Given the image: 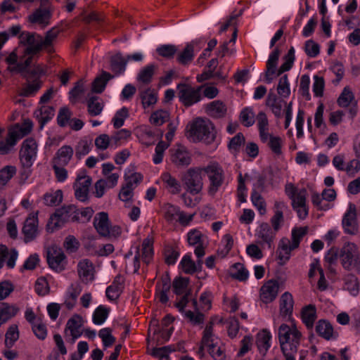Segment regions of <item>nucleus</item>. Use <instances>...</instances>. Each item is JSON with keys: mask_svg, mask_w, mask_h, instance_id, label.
<instances>
[{"mask_svg": "<svg viewBox=\"0 0 360 360\" xmlns=\"http://www.w3.org/2000/svg\"><path fill=\"white\" fill-rule=\"evenodd\" d=\"M169 117L167 111L160 110L152 113L150 120L153 124L160 126L168 120Z\"/></svg>", "mask_w": 360, "mask_h": 360, "instance_id": "obj_57", "label": "nucleus"}, {"mask_svg": "<svg viewBox=\"0 0 360 360\" xmlns=\"http://www.w3.org/2000/svg\"><path fill=\"white\" fill-rule=\"evenodd\" d=\"M354 99V94L350 90L349 87L346 86L344 88L342 92L338 98V104L342 108L349 107Z\"/></svg>", "mask_w": 360, "mask_h": 360, "instance_id": "obj_48", "label": "nucleus"}, {"mask_svg": "<svg viewBox=\"0 0 360 360\" xmlns=\"http://www.w3.org/2000/svg\"><path fill=\"white\" fill-rule=\"evenodd\" d=\"M18 253L15 249L9 250L5 245H0V269L4 263L9 269L14 268Z\"/></svg>", "mask_w": 360, "mask_h": 360, "instance_id": "obj_19", "label": "nucleus"}, {"mask_svg": "<svg viewBox=\"0 0 360 360\" xmlns=\"http://www.w3.org/2000/svg\"><path fill=\"white\" fill-rule=\"evenodd\" d=\"M206 113L213 118L224 117L227 112L226 105L221 101L216 100L207 104L205 107Z\"/></svg>", "mask_w": 360, "mask_h": 360, "instance_id": "obj_21", "label": "nucleus"}, {"mask_svg": "<svg viewBox=\"0 0 360 360\" xmlns=\"http://www.w3.org/2000/svg\"><path fill=\"white\" fill-rule=\"evenodd\" d=\"M210 181L209 193L214 195L221 186L224 181V172L217 162H212L202 168Z\"/></svg>", "mask_w": 360, "mask_h": 360, "instance_id": "obj_6", "label": "nucleus"}, {"mask_svg": "<svg viewBox=\"0 0 360 360\" xmlns=\"http://www.w3.org/2000/svg\"><path fill=\"white\" fill-rule=\"evenodd\" d=\"M38 219L37 217L32 215L28 217L25 221L22 232L24 235V241L25 243L33 240L37 235Z\"/></svg>", "mask_w": 360, "mask_h": 360, "instance_id": "obj_18", "label": "nucleus"}, {"mask_svg": "<svg viewBox=\"0 0 360 360\" xmlns=\"http://www.w3.org/2000/svg\"><path fill=\"white\" fill-rule=\"evenodd\" d=\"M27 56L24 62L17 63L16 67L13 68L20 72L27 82L19 92V96L22 97L33 96L39 91L43 84L41 77L45 74L40 65L31 67L33 55Z\"/></svg>", "mask_w": 360, "mask_h": 360, "instance_id": "obj_1", "label": "nucleus"}, {"mask_svg": "<svg viewBox=\"0 0 360 360\" xmlns=\"http://www.w3.org/2000/svg\"><path fill=\"white\" fill-rule=\"evenodd\" d=\"M177 47L174 44H164L156 49L158 54L163 58H172L177 52Z\"/></svg>", "mask_w": 360, "mask_h": 360, "instance_id": "obj_49", "label": "nucleus"}, {"mask_svg": "<svg viewBox=\"0 0 360 360\" xmlns=\"http://www.w3.org/2000/svg\"><path fill=\"white\" fill-rule=\"evenodd\" d=\"M94 269L92 263L88 259H83L78 263V274L84 282L87 283L94 279Z\"/></svg>", "mask_w": 360, "mask_h": 360, "instance_id": "obj_26", "label": "nucleus"}, {"mask_svg": "<svg viewBox=\"0 0 360 360\" xmlns=\"http://www.w3.org/2000/svg\"><path fill=\"white\" fill-rule=\"evenodd\" d=\"M18 338L19 332L18 326L15 324H13L8 328L5 335V346L7 348H11L14 342L18 339Z\"/></svg>", "mask_w": 360, "mask_h": 360, "instance_id": "obj_47", "label": "nucleus"}, {"mask_svg": "<svg viewBox=\"0 0 360 360\" xmlns=\"http://www.w3.org/2000/svg\"><path fill=\"white\" fill-rule=\"evenodd\" d=\"M280 56V51L278 49H275L274 51L270 54L269 58L266 62V70L265 72V80L267 83H271L273 80V75L277 74L276 67L278 64V58Z\"/></svg>", "mask_w": 360, "mask_h": 360, "instance_id": "obj_25", "label": "nucleus"}, {"mask_svg": "<svg viewBox=\"0 0 360 360\" xmlns=\"http://www.w3.org/2000/svg\"><path fill=\"white\" fill-rule=\"evenodd\" d=\"M202 262L199 259L195 264L192 259L190 255H185L183 257L180 265L184 273L188 274H193L198 270L201 269Z\"/></svg>", "mask_w": 360, "mask_h": 360, "instance_id": "obj_37", "label": "nucleus"}, {"mask_svg": "<svg viewBox=\"0 0 360 360\" xmlns=\"http://www.w3.org/2000/svg\"><path fill=\"white\" fill-rule=\"evenodd\" d=\"M240 120L245 127H250L255 122V115L249 108H244L240 114Z\"/></svg>", "mask_w": 360, "mask_h": 360, "instance_id": "obj_59", "label": "nucleus"}, {"mask_svg": "<svg viewBox=\"0 0 360 360\" xmlns=\"http://www.w3.org/2000/svg\"><path fill=\"white\" fill-rule=\"evenodd\" d=\"M129 116L128 109L123 107L118 110L113 117V126L115 129L120 128L124 123V120Z\"/></svg>", "mask_w": 360, "mask_h": 360, "instance_id": "obj_60", "label": "nucleus"}, {"mask_svg": "<svg viewBox=\"0 0 360 360\" xmlns=\"http://www.w3.org/2000/svg\"><path fill=\"white\" fill-rule=\"evenodd\" d=\"M99 100L98 96H91L87 101L88 112L90 115L97 116L102 112L103 104Z\"/></svg>", "mask_w": 360, "mask_h": 360, "instance_id": "obj_41", "label": "nucleus"}, {"mask_svg": "<svg viewBox=\"0 0 360 360\" xmlns=\"http://www.w3.org/2000/svg\"><path fill=\"white\" fill-rule=\"evenodd\" d=\"M140 98L143 107L146 108L152 105H154L157 102V96L153 90L147 89L144 91H140Z\"/></svg>", "mask_w": 360, "mask_h": 360, "instance_id": "obj_44", "label": "nucleus"}, {"mask_svg": "<svg viewBox=\"0 0 360 360\" xmlns=\"http://www.w3.org/2000/svg\"><path fill=\"white\" fill-rule=\"evenodd\" d=\"M19 311V308L7 302L0 303V327Z\"/></svg>", "mask_w": 360, "mask_h": 360, "instance_id": "obj_29", "label": "nucleus"}, {"mask_svg": "<svg viewBox=\"0 0 360 360\" xmlns=\"http://www.w3.org/2000/svg\"><path fill=\"white\" fill-rule=\"evenodd\" d=\"M109 219L106 212L98 213L94 219V226L101 236L107 237L109 235Z\"/></svg>", "mask_w": 360, "mask_h": 360, "instance_id": "obj_23", "label": "nucleus"}, {"mask_svg": "<svg viewBox=\"0 0 360 360\" xmlns=\"http://www.w3.org/2000/svg\"><path fill=\"white\" fill-rule=\"evenodd\" d=\"M308 231L307 226L295 228L292 231V248H297L299 246L300 242L303 236H304Z\"/></svg>", "mask_w": 360, "mask_h": 360, "instance_id": "obj_58", "label": "nucleus"}, {"mask_svg": "<svg viewBox=\"0 0 360 360\" xmlns=\"http://www.w3.org/2000/svg\"><path fill=\"white\" fill-rule=\"evenodd\" d=\"M198 41H192L188 43L185 48L178 53L176 61L182 65H187L191 63L195 56V48L198 46Z\"/></svg>", "mask_w": 360, "mask_h": 360, "instance_id": "obj_20", "label": "nucleus"}, {"mask_svg": "<svg viewBox=\"0 0 360 360\" xmlns=\"http://www.w3.org/2000/svg\"><path fill=\"white\" fill-rule=\"evenodd\" d=\"M20 43L23 45H27L24 50V55H35L39 51H30V49L36 47L41 44V35L35 32H22L20 34Z\"/></svg>", "mask_w": 360, "mask_h": 360, "instance_id": "obj_16", "label": "nucleus"}, {"mask_svg": "<svg viewBox=\"0 0 360 360\" xmlns=\"http://www.w3.org/2000/svg\"><path fill=\"white\" fill-rule=\"evenodd\" d=\"M161 179L165 188L172 194H178L181 192V186L179 181L169 172L163 173L161 176Z\"/></svg>", "mask_w": 360, "mask_h": 360, "instance_id": "obj_32", "label": "nucleus"}, {"mask_svg": "<svg viewBox=\"0 0 360 360\" xmlns=\"http://www.w3.org/2000/svg\"><path fill=\"white\" fill-rule=\"evenodd\" d=\"M278 291V282L274 280L268 281L260 290V299L264 303L274 300Z\"/></svg>", "mask_w": 360, "mask_h": 360, "instance_id": "obj_17", "label": "nucleus"}, {"mask_svg": "<svg viewBox=\"0 0 360 360\" xmlns=\"http://www.w3.org/2000/svg\"><path fill=\"white\" fill-rule=\"evenodd\" d=\"M277 92L281 96L284 98H287L290 96V84L287 75H284L280 78L277 86Z\"/></svg>", "mask_w": 360, "mask_h": 360, "instance_id": "obj_53", "label": "nucleus"}, {"mask_svg": "<svg viewBox=\"0 0 360 360\" xmlns=\"http://www.w3.org/2000/svg\"><path fill=\"white\" fill-rule=\"evenodd\" d=\"M251 200L253 205L257 208L260 214H264L266 213V203L259 194V193L254 189L251 195Z\"/></svg>", "mask_w": 360, "mask_h": 360, "instance_id": "obj_54", "label": "nucleus"}, {"mask_svg": "<svg viewBox=\"0 0 360 360\" xmlns=\"http://www.w3.org/2000/svg\"><path fill=\"white\" fill-rule=\"evenodd\" d=\"M109 310L108 308L100 305L96 309L93 314V322L96 325L102 324L108 318Z\"/></svg>", "mask_w": 360, "mask_h": 360, "instance_id": "obj_51", "label": "nucleus"}, {"mask_svg": "<svg viewBox=\"0 0 360 360\" xmlns=\"http://www.w3.org/2000/svg\"><path fill=\"white\" fill-rule=\"evenodd\" d=\"M293 309V299L292 295L284 292L280 298V314L283 316L290 315Z\"/></svg>", "mask_w": 360, "mask_h": 360, "instance_id": "obj_35", "label": "nucleus"}, {"mask_svg": "<svg viewBox=\"0 0 360 360\" xmlns=\"http://www.w3.org/2000/svg\"><path fill=\"white\" fill-rule=\"evenodd\" d=\"M316 331L320 336L330 340L333 337V328L328 321L319 320L316 326Z\"/></svg>", "mask_w": 360, "mask_h": 360, "instance_id": "obj_40", "label": "nucleus"}, {"mask_svg": "<svg viewBox=\"0 0 360 360\" xmlns=\"http://www.w3.org/2000/svg\"><path fill=\"white\" fill-rule=\"evenodd\" d=\"M202 86L194 89L186 84H179L177 86L179 98L186 107L191 106L200 101V91Z\"/></svg>", "mask_w": 360, "mask_h": 360, "instance_id": "obj_9", "label": "nucleus"}, {"mask_svg": "<svg viewBox=\"0 0 360 360\" xmlns=\"http://www.w3.org/2000/svg\"><path fill=\"white\" fill-rule=\"evenodd\" d=\"M276 232L267 223H262L259 226L258 237L271 248Z\"/></svg>", "mask_w": 360, "mask_h": 360, "instance_id": "obj_33", "label": "nucleus"}, {"mask_svg": "<svg viewBox=\"0 0 360 360\" xmlns=\"http://www.w3.org/2000/svg\"><path fill=\"white\" fill-rule=\"evenodd\" d=\"M214 321L211 320L206 326L202 338V344L209 345V353L216 360H222L224 357L223 350L217 346V338L213 335Z\"/></svg>", "mask_w": 360, "mask_h": 360, "instance_id": "obj_7", "label": "nucleus"}, {"mask_svg": "<svg viewBox=\"0 0 360 360\" xmlns=\"http://www.w3.org/2000/svg\"><path fill=\"white\" fill-rule=\"evenodd\" d=\"M20 139L21 136L18 131H9L6 139L0 141V155H5L11 153Z\"/></svg>", "mask_w": 360, "mask_h": 360, "instance_id": "obj_22", "label": "nucleus"}, {"mask_svg": "<svg viewBox=\"0 0 360 360\" xmlns=\"http://www.w3.org/2000/svg\"><path fill=\"white\" fill-rule=\"evenodd\" d=\"M153 242L149 238H146L142 244V259L143 261L148 264L153 257Z\"/></svg>", "mask_w": 360, "mask_h": 360, "instance_id": "obj_52", "label": "nucleus"}, {"mask_svg": "<svg viewBox=\"0 0 360 360\" xmlns=\"http://www.w3.org/2000/svg\"><path fill=\"white\" fill-rule=\"evenodd\" d=\"M82 326V318L79 315H75L68 321L65 330H70V335L72 336L70 342L72 344H74L76 339L82 335V332L80 330Z\"/></svg>", "mask_w": 360, "mask_h": 360, "instance_id": "obj_24", "label": "nucleus"}, {"mask_svg": "<svg viewBox=\"0 0 360 360\" xmlns=\"http://www.w3.org/2000/svg\"><path fill=\"white\" fill-rule=\"evenodd\" d=\"M316 319V313L314 305L309 304L302 309V319L308 328L313 327Z\"/></svg>", "mask_w": 360, "mask_h": 360, "instance_id": "obj_38", "label": "nucleus"}, {"mask_svg": "<svg viewBox=\"0 0 360 360\" xmlns=\"http://www.w3.org/2000/svg\"><path fill=\"white\" fill-rule=\"evenodd\" d=\"M203 237L204 236L199 230L193 229L188 232L187 240L190 245H198L203 244Z\"/></svg>", "mask_w": 360, "mask_h": 360, "instance_id": "obj_62", "label": "nucleus"}, {"mask_svg": "<svg viewBox=\"0 0 360 360\" xmlns=\"http://www.w3.org/2000/svg\"><path fill=\"white\" fill-rule=\"evenodd\" d=\"M304 51L308 56L314 58L319 54L320 46L312 39H309L305 42Z\"/></svg>", "mask_w": 360, "mask_h": 360, "instance_id": "obj_63", "label": "nucleus"}, {"mask_svg": "<svg viewBox=\"0 0 360 360\" xmlns=\"http://www.w3.org/2000/svg\"><path fill=\"white\" fill-rule=\"evenodd\" d=\"M155 68L154 65H149L145 67L140 71L138 75V80L144 84L150 83L154 74Z\"/></svg>", "mask_w": 360, "mask_h": 360, "instance_id": "obj_56", "label": "nucleus"}, {"mask_svg": "<svg viewBox=\"0 0 360 360\" xmlns=\"http://www.w3.org/2000/svg\"><path fill=\"white\" fill-rule=\"evenodd\" d=\"M294 249L292 248V243H290L288 238H282L281 240L277 250L280 265H283L289 259L290 252Z\"/></svg>", "mask_w": 360, "mask_h": 360, "instance_id": "obj_30", "label": "nucleus"}, {"mask_svg": "<svg viewBox=\"0 0 360 360\" xmlns=\"http://www.w3.org/2000/svg\"><path fill=\"white\" fill-rule=\"evenodd\" d=\"M112 330L110 328H105L100 330L99 337L102 339L103 345L106 347H110L115 342V338L111 334Z\"/></svg>", "mask_w": 360, "mask_h": 360, "instance_id": "obj_61", "label": "nucleus"}, {"mask_svg": "<svg viewBox=\"0 0 360 360\" xmlns=\"http://www.w3.org/2000/svg\"><path fill=\"white\" fill-rule=\"evenodd\" d=\"M188 278L179 277L174 279L172 283L174 292L177 295L185 294L189 290L188 289Z\"/></svg>", "mask_w": 360, "mask_h": 360, "instance_id": "obj_45", "label": "nucleus"}, {"mask_svg": "<svg viewBox=\"0 0 360 360\" xmlns=\"http://www.w3.org/2000/svg\"><path fill=\"white\" fill-rule=\"evenodd\" d=\"M54 108L51 106H42L39 110L35 111L38 121L40 124V128L42 129L53 116Z\"/></svg>", "mask_w": 360, "mask_h": 360, "instance_id": "obj_39", "label": "nucleus"}, {"mask_svg": "<svg viewBox=\"0 0 360 360\" xmlns=\"http://www.w3.org/2000/svg\"><path fill=\"white\" fill-rule=\"evenodd\" d=\"M171 161L177 168H184L191 165L192 158L191 153L184 146L170 150Z\"/></svg>", "mask_w": 360, "mask_h": 360, "instance_id": "obj_11", "label": "nucleus"}, {"mask_svg": "<svg viewBox=\"0 0 360 360\" xmlns=\"http://www.w3.org/2000/svg\"><path fill=\"white\" fill-rule=\"evenodd\" d=\"M113 75L110 73L102 70L101 75L95 78L92 82V91L101 94L105 89L108 82L113 78Z\"/></svg>", "mask_w": 360, "mask_h": 360, "instance_id": "obj_34", "label": "nucleus"}, {"mask_svg": "<svg viewBox=\"0 0 360 360\" xmlns=\"http://www.w3.org/2000/svg\"><path fill=\"white\" fill-rule=\"evenodd\" d=\"M342 224L345 233L350 235H355L358 233L356 209L354 204L350 203L349 205V208L343 217Z\"/></svg>", "mask_w": 360, "mask_h": 360, "instance_id": "obj_12", "label": "nucleus"}, {"mask_svg": "<svg viewBox=\"0 0 360 360\" xmlns=\"http://www.w3.org/2000/svg\"><path fill=\"white\" fill-rule=\"evenodd\" d=\"M231 277L240 281H245L248 278V271L241 263L234 264L231 266Z\"/></svg>", "mask_w": 360, "mask_h": 360, "instance_id": "obj_42", "label": "nucleus"}, {"mask_svg": "<svg viewBox=\"0 0 360 360\" xmlns=\"http://www.w3.org/2000/svg\"><path fill=\"white\" fill-rule=\"evenodd\" d=\"M72 155V148L70 146H63L58 150L56 157L53 160V163L65 166L68 164Z\"/></svg>", "mask_w": 360, "mask_h": 360, "instance_id": "obj_31", "label": "nucleus"}, {"mask_svg": "<svg viewBox=\"0 0 360 360\" xmlns=\"http://www.w3.org/2000/svg\"><path fill=\"white\" fill-rule=\"evenodd\" d=\"M78 220V210L76 206L74 205H65L57 209L51 216L46 229L48 231L53 232L66 222L77 221Z\"/></svg>", "mask_w": 360, "mask_h": 360, "instance_id": "obj_4", "label": "nucleus"}, {"mask_svg": "<svg viewBox=\"0 0 360 360\" xmlns=\"http://www.w3.org/2000/svg\"><path fill=\"white\" fill-rule=\"evenodd\" d=\"M65 255L63 251L57 246H52L47 251V262L49 266L57 272L65 269Z\"/></svg>", "mask_w": 360, "mask_h": 360, "instance_id": "obj_10", "label": "nucleus"}, {"mask_svg": "<svg viewBox=\"0 0 360 360\" xmlns=\"http://www.w3.org/2000/svg\"><path fill=\"white\" fill-rule=\"evenodd\" d=\"M44 203L48 206H57L63 200V192L57 190L54 193H46L44 196Z\"/></svg>", "mask_w": 360, "mask_h": 360, "instance_id": "obj_50", "label": "nucleus"}, {"mask_svg": "<svg viewBox=\"0 0 360 360\" xmlns=\"http://www.w3.org/2000/svg\"><path fill=\"white\" fill-rule=\"evenodd\" d=\"M201 171L202 169L199 167L190 168L181 176V181L185 188L192 195L198 194L202 189L203 182Z\"/></svg>", "mask_w": 360, "mask_h": 360, "instance_id": "obj_5", "label": "nucleus"}, {"mask_svg": "<svg viewBox=\"0 0 360 360\" xmlns=\"http://www.w3.org/2000/svg\"><path fill=\"white\" fill-rule=\"evenodd\" d=\"M91 179L88 176H78L74 184L75 195L77 200L85 202L88 199Z\"/></svg>", "mask_w": 360, "mask_h": 360, "instance_id": "obj_15", "label": "nucleus"}, {"mask_svg": "<svg viewBox=\"0 0 360 360\" xmlns=\"http://www.w3.org/2000/svg\"><path fill=\"white\" fill-rule=\"evenodd\" d=\"M16 168L14 166L8 165L0 170V184L4 186L15 174Z\"/></svg>", "mask_w": 360, "mask_h": 360, "instance_id": "obj_55", "label": "nucleus"}, {"mask_svg": "<svg viewBox=\"0 0 360 360\" xmlns=\"http://www.w3.org/2000/svg\"><path fill=\"white\" fill-rule=\"evenodd\" d=\"M359 255L356 245L354 243L346 244L341 250L340 255L341 263L345 269H352V265Z\"/></svg>", "mask_w": 360, "mask_h": 360, "instance_id": "obj_14", "label": "nucleus"}, {"mask_svg": "<svg viewBox=\"0 0 360 360\" xmlns=\"http://www.w3.org/2000/svg\"><path fill=\"white\" fill-rule=\"evenodd\" d=\"M72 112L70 109L66 106L62 107L58 111L57 116V123L60 127H65L69 125Z\"/></svg>", "mask_w": 360, "mask_h": 360, "instance_id": "obj_46", "label": "nucleus"}, {"mask_svg": "<svg viewBox=\"0 0 360 360\" xmlns=\"http://www.w3.org/2000/svg\"><path fill=\"white\" fill-rule=\"evenodd\" d=\"M306 190L302 189L291 198L292 205L294 209H297L299 207L306 206Z\"/></svg>", "mask_w": 360, "mask_h": 360, "instance_id": "obj_64", "label": "nucleus"}, {"mask_svg": "<svg viewBox=\"0 0 360 360\" xmlns=\"http://www.w3.org/2000/svg\"><path fill=\"white\" fill-rule=\"evenodd\" d=\"M278 335L281 349L285 360H295V355L300 344L302 333L296 326L291 328L283 323L278 328Z\"/></svg>", "mask_w": 360, "mask_h": 360, "instance_id": "obj_2", "label": "nucleus"}, {"mask_svg": "<svg viewBox=\"0 0 360 360\" xmlns=\"http://www.w3.org/2000/svg\"><path fill=\"white\" fill-rule=\"evenodd\" d=\"M37 144L34 139L28 138L21 146L19 152L20 162L23 167L30 168L37 157Z\"/></svg>", "mask_w": 360, "mask_h": 360, "instance_id": "obj_8", "label": "nucleus"}, {"mask_svg": "<svg viewBox=\"0 0 360 360\" xmlns=\"http://www.w3.org/2000/svg\"><path fill=\"white\" fill-rule=\"evenodd\" d=\"M345 289L356 296L359 291L358 278L354 274H347L345 278Z\"/></svg>", "mask_w": 360, "mask_h": 360, "instance_id": "obj_43", "label": "nucleus"}, {"mask_svg": "<svg viewBox=\"0 0 360 360\" xmlns=\"http://www.w3.org/2000/svg\"><path fill=\"white\" fill-rule=\"evenodd\" d=\"M271 336L270 333L266 330H263L257 337V346L262 356H265L266 352L270 347V339Z\"/></svg>", "mask_w": 360, "mask_h": 360, "instance_id": "obj_36", "label": "nucleus"}, {"mask_svg": "<svg viewBox=\"0 0 360 360\" xmlns=\"http://www.w3.org/2000/svg\"><path fill=\"white\" fill-rule=\"evenodd\" d=\"M60 33V30L57 27H52L51 30L45 33L44 38L41 36V44L36 46L33 49H30V51H41L42 49L46 50L49 53H52L55 51L53 43L57 39Z\"/></svg>", "mask_w": 360, "mask_h": 360, "instance_id": "obj_13", "label": "nucleus"}, {"mask_svg": "<svg viewBox=\"0 0 360 360\" xmlns=\"http://www.w3.org/2000/svg\"><path fill=\"white\" fill-rule=\"evenodd\" d=\"M188 133L193 141H202L207 143L214 140L216 134L213 124L200 117L191 124Z\"/></svg>", "mask_w": 360, "mask_h": 360, "instance_id": "obj_3", "label": "nucleus"}, {"mask_svg": "<svg viewBox=\"0 0 360 360\" xmlns=\"http://www.w3.org/2000/svg\"><path fill=\"white\" fill-rule=\"evenodd\" d=\"M51 18V13L48 8H39L29 16V20L32 23H38L45 27L49 24Z\"/></svg>", "mask_w": 360, "mask_h": 360, "instance_id": "obj_28", "label": "nucleus"}, {"mask_svg": "<svg viewBox=\"0 0 360 360\" xmlns=\"http://www.w3.org/2000/svg\"><path fill=\"white\" fill-rule=\"evenodd\" d=\"M127 64V60L123 57L120 52L117 53L114 56L110 57V67L112 72L115 75L122 74L125 70Z\"/></svg>", "mask_w": 360, "mask_h": 360, "instance_id": "obj_27", "label": "nucleus"}]
</instances>
